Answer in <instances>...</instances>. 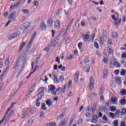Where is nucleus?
<instances>
[{
  "label": "nucleus",
  "mask_w": 126,
  "mask_h": 126,
  "mask_svg": "<svg viewBox=\"0 0 126 126\" xmlns=\"http://www.w3.org/2000/svg\"><path fill=\"white\" fill-rule=\"evenodd\" d=\"M32 112V110H31V108H27L23 109L22 111V119H24L26 118V116H29L30 114H31V112Z\"/></svg>",
  "instance_id": "1"
},
{
  "label": "nucleus",
  "mask_w": 126,
  "mask_h": 126,
  "mask_svg": "<svg viewBox=\"0 0 126 126\" xmlns=\"http://www.w3.org/2000/svg\"><path fill=\"white\" fill-rule=\"evenodd\" d=\"M20 35V31H17L14 33H13L10 36H9V40H12L13 39H15V38H17L18 36Z\"/></svg>",
  "instance_id": "2"
},
{
  "label": "nucleus",
  "mask_w": 126,
  "mask_h": 126,
  "mask_svg": "<svg viewBox=\"0 0 126 126\" xmlns=\"http://www.w3.org/2000/svg\"><path fill=\"white\" fill-rule=\"evenodd\" d=\"M31 25V24L29 22L25 23V24H23L21 27L20 29L21 30H27L30 27V26Z\"/></svg>",
  "instance_id": "3"
},
{
  "label": "nucleus",
  "mask_w": 126,
  "mask_h": 126,
  "mask_svg": "<svg viewBox=\"0 0 126 126\" xmlns=\"http://www.w3.org/2000/svg\"><path fill=\"white\" fill-rule=\"evenodd\" d=\"M44 89H45L44 87H40L38 89V93L37 94V97H40L42 98L43 96H44Z\"/></svg>",
  "instance_id": "4"
},
{
  "label": "nucleus",
  "mask_w": 126,
  "mask_h": 126,
  "mask_svg": "<svg viewBox=\"0 0 126 126\" xmlns=\"http://www.w3.org/2000/svg\"><path fill=\"white\" fill-rule=\"evenodd\" d=\"M17 2L16 4H14V5H11L10 8L11 9H14L15 7H18L20 5V3H22V0H17Z\"/></svg>",
  "instance_id": "5"
},
{
  "label": "nucleus",
  "mask_w": 126,
  "mask_h": 126,
  "mask_svg": "<svg viewBox=\"0 0 126 126\" xmlns=\"http://www.w3.org/2000/svg\"><path fill=\"white\" fill-rule=\"evenodd\" d=\"M16 14V11H14L13 12L10 13L8 17V19H11V20H14L15 19V16Z\"/></svg>",
  "instance_id": "6"
},
{
  "label": "nucleus",
  "mask_w": 126,
  "mask_h": 126,
  "mask_svg": "<svg viewBox=\"0 0 126 126\" xmlns=\"http://www.w3.org/2000/svg\"><path fill=\"white\" fill-rule=\"evenodd\" d=\"M114 62L113 64L112 63H110L109 64L110 67H112L111 65H113L114 66H116L117 67H121V64L119 63L117 61H115V60H113Z\"/></svg>",
  "instance_id": "7"
},
{
  "label": "nucleus",
  "mask_w": 126,
  "mask_h": 126,
  "mask_svg": "<svg viewBox=\"0 0 126 126\" xmlns=\"http://www.w3.org/2000/svg\"><path fill=\"white\" fill-rule=\"evenodd\" d=\"M13 114H14V111L13 110H12L9 115H8V116L7 117L6 119H5V121L4 122V123H7L8 121H9L10 118H11V117L12 116V115H13Z\"/></svg>",
  "instance_id": "8"
},
{
  "label": "nucleus",
  "mask_w": 126,
  "mask_h": 126,
  "mask_svg": "<svg viewBox=\"0 0 126 126\" xmlns=\"http://www.w3.org/2000/svg\"><path fill=\"white\" fill-rule=\"evenodd\" d=\"M98 119H99L98 116L94 115L92 119V123H93V124H97V123H98V120H97Z\"/></svg>",
  "instance_id": "9"
},
{
  "label": "nucleus",
  "mask_w": 126,
  "mask_h": 126,
  "mask_svg": "<svg viewBox=\"0 0 126 126\" xmlns=\"http://www.w3.org/2000/svg\"><path fill=\"white\" fill-rule=\"evenodd\" d=\"M60 26V20H57L55 22L54 28L55 29H59Z\"/></svg>",
  "instance_id": "10"
},
{
  "label": "nucleus",
  "mask_w": 126,
  "mask_h": 126,
  "mask_svg": "<svg viewBox=\"0 0 126 126\" xmlns=\"http://www.w3.org/2000/svg\"><path fill=\"white\" fill-rule=\"evenodd\" d=\"M47 25L49 27H52L53 26V23H54V21L52 19H48L47 21Z\"/></svg>",
  "instance_id": "11"
},
{
  "label": "nucleus",
  "mask_w": 126,
  "mask_h": 126,
  "mask_svg": "<svg viewBox=\"0 0 126 126\" xmlns=\"http://www.w3.org/2000/svg\"><path fill=\"white\" fill-rule=\"evenodd\" d=\"M84 41H86V40H89L90 38V35L89 34H83L82 35Z\"/></svg>",
  "instance_id": "12"
},
{
  "label": "nucleus",
  "mask_w": 126,
  "mask_h": 126,
  "mask_svg": "<svg viewBox=\"0 0 126 126\" xmlns=\"http://www.w3.org/2000/svg\"><path fill=\"white\" fill-rule=\"evenodd\" d=\"M84 69L86 72H89L90 71V65H86L84 68Z\"/></svg>",
  "instance_id": "13"
},
{
  "label": "nucleus",
  "mask_w": 126,
  "mask_h": 126,
  "mask_svg": "<svg viewBox=\"0 0 126 126\" xmlns=\"http://www.w3.org/2000/svg\"><path fill=\"white\" fill-rule=\"evenodd\" d=\"M32 43H33V40L31 39V40L29 42V43L27 46V49L28 51V50H29V49H30V48H31V47L32 46Z\"/></svg>",
  "instance_id": "14"
},
{
  "label": "nucleus",
  "mask_w": 126,
  "mask_h": 126,
  "mask_svg": "<svg viewBox=\"0 0 126 126\" xmlns=\"http://www.w3.org/2000/svg\"><path fill=\"white\" fill-rule=\"evenodd\" d=\"M115 81L116 83H118L119 85H121V84H122V80H121V78L119 77H116L115 78Z\"/></svg>",
  "instance_id": "15"
},
{
  "label": "nucleus",
  "mask_w": 126,
  "mask_h": 126,
  "mask_svg": "<svg viewBox=\"0 0 126 126\" xmlns=\"http://www.w3.org/2000/svg\"><path fill=\"white\" fill-rule=\"evenodd\" d=\"M26 44V42H23L22 43V44L21 45L20 48L19 49V53H20L22 51V50H23V48H24V46H25Z\"/></svg>",
  "instance_id": "16"
},
{
  "label": "nucleus",
  "mask_w": 126,
  "mask_h": 126,
  "mask_svg": "<svg viewBox=\"0 0 126 126\" xmlns=\"http://www.w3.org/2000/svg\"><path fill=\"white\" fill-rule=\"evenodd\" d=\"M111 36L113 39H116V38H118V33L116 32H112L111 34Z\"/></svg>",
  "instance_id": "17"
},
{
  "label": "nucleus",
  "mask_w": 126,
  "mask_h": 126,
  "mask_svg": "<svg viewBox=\"0 0 126 126\" xmlns=\"http://www.w3.org/2000/svg\"><path fill=\"white\" fill-rule=\"evenodd\" d=\"M79 77V72L76 73V75L74 79V82H78V77Z\"/></svg>",
  "instance_id": "18"
},
{
  "label": "nucleus",
  "mask_w": 126,
  "mask_h": 126,
  "mask_svg": "<svg viewBox=\"0 0 126 126\" xmlns=\"http://www.w3.org/2000/svg\"><path fill=\"white\" fill-rule=\"evenodd\" d=\"M41 28H42V30H46L47 29V26L45 22H43L41 25L40 26Z\"/></svg>",
  "instance_id": "19"
},
{
  "label": "nucleus",
  "mask_w": 126,
  "mask_h": 126,
  "mask_svg": "<svg viewBox=\"0 0 126 126\" xmlns=\"http://www.w3.org/2000/svg\"><path fill=\"white\" fill-rule=\"evenodd\" d=\"M108 75V70H103V79H106Z\"/></svg>",
  "instance_id": "20"
},
{
  "label": "nucleus",
  "mask_w": 126,
  "mask_h": 126,
  "mask_svg": "<svg viewBox=\"0 0 126 126\" xmlns=\"http://www.w3.org/2000/svg\"><path fill=\"white\" fill-rule=\"evenodd\" d=\"M99 44L100 46H103L104 45V37L101 36L99 38Z\"/></svg>",
  "instance_id": "21"
},
{
  "label": "nucleus",
  "mask_w": 126,
  "mask_h": 126,
  "mask_svg": "<svg viewBox=\"0 0 126 126\" xmlns=\"http://www.w3.org/2000/svg\"><path fill=\"white\" fill-rule=\"evenodd\" d=\"M48 89L49 90H50V91H54V90H55V89H56V87H55V86L51 85H49L48 86Z\"/></svg>",
  "instance_id": "22"
},
{
  "label": "nucleus",
  "mask_w": 126,
  "mask_h": 126,
  "mask_svg": "<svg viewBox=\"0 0 126 126\" xmlns=\"http://www.w3.org/2000/svg\"><path fill=\"white\" fill-rule=\"evenodd\" d=\"M46 126H57V124L55 122H49L47 123Z\"/></svg>",
  "instance_id": "23"
},
{
  "label": "nucleus",
  "mask_w": 126,
  "mask_h": 126,
  "mask_svg": "<svg viewBox=\"0 0 126 126\" xmlns=\"http://www.w3.org/2000/svg\"><path fill=\"white\" fill-rule=\"evenodd\" d=\"M42 111H46L47 110V107H46V104L45 103H42L41 107Z\"/></svg>",
  "instance_id": "24"
},
{
  "label": "nucleus",
  "mask_w": 126,
  "mask_h": 126,
  "mask_svg": "<svg viewBox=\"0 0 126 126\" xmlns=\"http://www.w3.org/2000/svg\"><path fill=\"white\" fill-rule=\"evenodd\" d=\"M52 76H54V81L55 82V83H59L60 81H59V79L58 78V77L56 76V75H52Z\"/></svg>",
  "instance_id": "25"
},
{
  "label": "nucleus",
  "mask_w": 126,
  "mask_h": 126,
  "mask_svg": "<svg viewBox=\"0 0 126 126\" xmlns=\"http://www.w3.org/2000/svg\"><path fill=\"white\" fill-rule=\"evenodd\" d=\"M46 104L47 105V106L48 107H51V106H52V105H53V103L52 102V101H51V100L48 99V100H46Z\"/></svg>",
  "instance_id": "26"
},
{
  "label": "nucleus",
  "mask_w": 126,
  "mask_h": 126,
  "mask_svg": "<svg viewBox=\"0 0 126 126\" xmlns=\"http://www.w3.org/2000/svg\"><path fill=\"white\" fill-rule=\"evenodd\" d=\"M122 22V19H120L119 20H117L115 21V22L114 23L115 25H116V26H119V25H120V24Z\"/></svg>",
  "instance_id": "27"
},
{
  "label": "nucleus",
  "mask_w": 126,
  "mask_h": 126,
  "mask_svg": "<svg viewBox=\"0 0 126 126\" xmlns=\"http://www.w3.org/2000/svg\"><path fill=\"white\" fill-rule=\"evenodd\" d=\"M65 115V113L64 112L62 114H61L57 117V120H61V119H63V117H64Z\"/></svg>",
  "instance_id": "28"
},
{
  "label": "nucleus",
  "mask_w": 126,
  "mask_h": 126,
  "mask_svg": "<svg viewBox=\"0 0 126 126\" xmlns=\"http://www.w3.org/2000/svg\"><path fill=\"white\" fill-rule=\"evenodd\" d=\"M8 112L9 111H8L7 110V111L5 113V114L4 116V117L3 118V119L0 121V125H1V123H3V121H4V120H5V118H6V115H7V114H8Z\"/></svg>",
  "instance_id": "29"
},
{
  "label": "nucleus",
  "mask_w": 126,
  "mask_h": 126,
  "mask_svg": "<svg viewBox=\"0 0 126 126\" xmlns=\"http://www.w3.org/2000/svg\"><path fill=\"white\" fill-rule=\"evenodd\" d=\"M126 100L125 98H123L120 101V104L122 105V106H124V105H126Z\"/></svg>",
  "instance_id": "30"
},
{
  "label": "nucleus",
  "mask_w": 126,
  "mask_h": 126,
  "mask_svg": "<svg viewBox=\"0 0 126 126\" xmlns=\"http://www.w3.org/2000/svg\"><path fill=\"white\" fill-rule=\"evenodd\" d=\"M66 123L67 122L64 120L59 124V126H64L66 125Z\"/></svg>",
  "instance_id": "31"
},
{
  "label": "nucleus",
  "mask_w": 126,
  "mask_h": 126,
  "mask_svg": "<svg viewBox=\"0 0 126 126\" xmlns=\"http://www.w3.org/2000/svg\"><path fill=\"white\" fill-rule=\"evenodd\" d=\"M126 108H124L122 109V112H121V116H124V115H126Z\"/></svg>",
  "instance_id": "32"
},
{
  "label": "nucleus",
  "mask_w": 126,
  "mask_h": 126,
  "mask_svg": "<svg viewBox=\"0 0 126 126\" xmlns=\"http://www.w3.org/2000/svg\"><path fill=\"white\" fill-rule=\"evenodd\" d=\"M126 69H122L120 72V74L123 76H124V75L126 74Z\"/></svg>",
  "instance_id": "33"
},
{
  "label": "nucleus",
  "mask_w": 126,
  "mask_h": 126,
  "mask_svg": "<svg viewBox=\"0 0 126 126\" xmlns=\"http://www.w3.org/2000/svg\"><path fill=\"white\" fill-rule=\"evenodd\" d=\"M90 87L91 89H94V82H90Z\"/></svg>",
  "instance_id": "34"
},
{
  "label": "nucleus",
  "mask_w": 126,
  "mask_h": 126,
  "mask_svg": "<svg viewBox=\"0 0 126 126\" xmlns=\"http://www.w3.org/2000/svg\"><path fill=\"white\" fill-rule=\"evenodd\" d=\"M36 35H37V32H35L32 36V38H31V39L33 41L34 40V39H35V37H36Z\"/></svg>",
  "instance_id": "35"
},
{
  "label": "nucleus",
  "mask_w": 126,
  "mask_h": 126,
  "mask_svg": "<svg viewBox=\"0 0 126 126\" xmlns=\"http://www.w3.org/2000/svg\"><path fill=\"white\" fill-rule=\"evenodd\" d=\"M38 60L39 59H37L36 58V60L34 61V62L32 63V68L34 67V65L33 64V63H35V64H37V63H38V62H39V60Z\"/></svg>",
  "instance_id": "36"
},
{
  "label": "nucleus",
  "mask_w": 126,
  "mask_h": 126,
  "mask_svg": "<svg viewBox=\"0 0 126 126\" xmlns=\"http://www.w3.org/2000/svg\"><path fill=\"white\" fill-rule=\"evenodd\" d=\"M109 116L110 118H112V119H115V117H116L115 115V113L112 112H110L109 113Z\"/></svg>",
  "instance_id": "37"
},
{
  "label": "nucleus",
  "mask_w": 126,
  "mask_h": 126,
  "mask_svg": "<svg viewBox=\"0 0 126 126\" xmlns=\"http://www.w3.org/2000/svg\"><path fill=\"white\" fill-rule=\"evenodd\" d=\"M102 32V36L101 37H107V32H106V30H103Z\"/></svg>",
  "instance_id": "38"
},
{
  "label": "nucleus",
  "mask_w": 126,
  "mask_h": 126,
  "mask_svg": "<svg viewBox=\"0 0 126 126\" xmlns=\"http://www.w3.org/2000/svg\"><path fill=\"white\" fill-rule=\"evenodd\" d=\"M109 61V58L108 57H104L103 59V62L106 63H108V61Z\"/></svg>",
  "instance_id": "39"
},
{
  "label": "nucleus",
  "mask_w": 126,
  "mask_h": 126,
  "mask_svg": "<svg viewBox=\"0 0 126 126\" xmlns=\"http://www.w3.org/2000/svg\"><path fill=\"white\" fill-rule=\"evenodd\" d=\"M23 13H26V14H29V10L28 9H24L22 10Z\"/></svg>",
  "instance_id": "40"
},
{
  "label": "nucleus",
  "mask_w": 126,
  "mask_h": 126,
  "mask_svg": "<svg viewBox=\"0 0 126 126\" xmlns=\"http://www.w3.org/2000/svg\"><path fill=\"white\" fill-rule=\"evenodd\" d=\"M118 101V98L114 97L112 98L111 101L112 103H116Z\"/></svg>",
  "instance_id": "41"
},
{
  "label": "nucleus",
  "mask_w": 126,
  "mask_h": 126,
  "mask_svg": "<svg viewBox=\"0 0 126 126\" xmlns=\"http://www.w3.org/2000/svg\"><path fill=\"white\" fill-rule=\"evenodd\" d=\"M93 114H94L95 112H96V109L94 107H91L90 108V111H91Z\"/></svg>",
  "instance_id": "42"
},
{
  "label": "nucleus",
  "mask_w": 126,
  "mask_h": 126,
  "mask_svg": "<svg viewBox=\"0 0 126 126\" xmlns=\"http://www.w3.org/2000/svg\"><path fill=\"white\" fill-rule=\"evenodd\" d=\"M22 71H23L22 70L20 69L17 75L16 78H18L19 77L20 75L22 73Z\"/></svg>",
  "instance_id": "43"
},
{
  "label": "nucleus",
  "mask_w": 126,
  "mask_h": 126,
  "mask_svg": "<svg viewBox=\"0 0 126 126\" xmlns=\"http://www.w3.org/2000/svg\"><path fill=\"white\" fill-rule=\"evenodd\" d=\"M121 93L123 96H125V95H126V90H122V91L121 92Z\"/></svg>",
  "instance_id": "44"
},
{
  "label": "nucleus",
  "mask_w": 126,
  "mask_h": 126,
  "mask_svg": "<svg viewBox=\"0 0 126 126\" xmlns=\"http://www.w3.org/2000/svg\"><path fill=\"white\" fill-rule=\"evenodd\" d=\"M119 73H120V70L116 69L114 70V74L115 75H118Z\"/></svg>",
  "instance_id": "45"
},
{
  "label": "nucleus",
  "mask_w": 126,
  "mask_h": 126,
  "mask_svg": "<svg viewBox=\"0 0 126 126\" xmlns=\"http://www.w3.org/2000/svg\"><path fill=\"white\" fill-rule=\"evenodd\" d=\"M5 64H7V65L8 66V64L10 63V62L9 61V58H7L5 61Z\"/></svg>",
  "instance_id": "46"
},
{
  "label": "nucleus",
  "mask_w": 126,
  "mask_h": 126,
  "mask_svg": "<svg viewBox=\"0 0 126 126\" xmlns=\"http://www.w3.org/2000/svg\"><path fill=\"white\" fill-rule=\"evenodd\" d=\"M70 60H73V55H70V57H67V61H69Z\"/></svg>",
  "instance_id": "47"
},
{
  "label": "nucleus",
  "mask_w": 126,
  "mask_h": 126,
  "mask_svg": "<svg viewBox=\"0 0 126 126\" xmlns=\"http://www.w3.org/2000/svg\"><path fill=\"white\" fill-rule=\"evenodd\" d=\"M15 103H13L12 104V105L10 106V107L8 108L7 111L8 112H9V111H10V110H11V109H12L13 107V105H15Z\"/></svg>",
  "instance_id": "48"
},
{
  "label": "nucleus",
  "mask_w": 126,
  "mask_h": 126,
  "mask_svg": "<svg viewBox=\"0 0 126 126\" xmlns=\"http://www.w3.org/2000/svg\"><path fill=\"white\" fill-rule=\"evenodd\" d=\"M94 46L96 49H99V44H98V42L96 41L94 42Z\"/></svg>",
  "instance_id": "49"
},
{
  "label": "nucleus",
  "mask_w": 126,
  "mask_h": 126,
  "mask_svg": "<svg viewBox=\"0 0 126 126\" xmlns=\"http://www.w3.org/2000/svg\"><path fill=\"white\" fill-rule=\"evenodd\" d=\"M108 54H109V55H113V50L112 49V48H109L108 50Z\"/></svg>",
  "instance_id": "50"
},
{
  "label": "nucleus",
  "mask_w": 126,
  "mask_h": 126,
  "mask_svg": "<svg viewBox=\"0 0 126 126\" xmlns=\"http://www.w3.org/2000/svg\"><path fill=\"white\" fill-rule=\"evenodd\" d=\"M114 126H119V121H118V120H116L114 122Z\"/></svg>",
  "instance_id": "51"
},
{
  "label": "nucleus",
  "mask_w": 126,
  "mask_h": 126,
  "mask_svg": "<svg viewBox=\"0 0 126 126\" xmlns=\"http://www.w3.org/2000/svg\"><path fill=\"white\" fill-rule=\"evenodd\" d=\"M110 111L111 112H115L116 111V107H115L114 106H111Z\"/></svg>",
  "instance_id": "52"
},
{
  "label": "nucleus",
  "mask_w": 126,
  "mask_h": 126,
  "mask_svg": "<svg viewBox=\"0 0 126 126\" xmlns=\"http://www.w3.org/2000/svg\"><path fill=\"white\" fill-rule=\"evenodd\" d=\"M70 36H68V37L67 38V39H66V43L67 44H68V43H69V41H70Z\"/></svg>",
  "instance_id": "53"
},
{
  "label": "nucleus",
  "mask_w": 126,
  "mask_h": 126,
  "mask_svg": "<svg viewBox=\"0 0 126 126\" xmlns=\"http://www.w3.org/2000/svg\"><path fill=\"white\" fill-rule=\"evenodd\" d=\"M121 113V111L120 110H118L115 113H114V115H115V117H118V115Z\"/></svg>",
  "instance_id": "54"
},
{
  "label": "nucleus",
  "mask_w": 126,
  "mask_h": 126,
  "mask_svg": "<svg viewBox=\"0 0 126 126\" xmlns=\"http://www.w3.org/2000/svg\"><path fill=\"white\" fill-rule=\"evenodd\" d=\"M102 119H103V121H105V122L108 121V118L107 117V116H106V115H104L102 117Z\"/></svg>",
  "instance_id": "55"
},
{
  "label": "nucleus",
  "mask_w": 126,
  "mask_h": 126,
  "mask_svg": "<svg viewBox=\"0 0 126 126\" xmlns=\"http://www.w3.org/2000/svg\"><path fill=\"white\" fill-rule=\"evenodd\" d=\"M90 62V60H89V58L86 59L84 61V63H89Z\"/></svg>",
  "instance_id": "56"
},
{
  "label": "nucleus",
  "mask_w": 126,
  "mask_h": 126,
  "mask_svg": "<svg viewBox=\"0 0 126 126\" xmlns=\"http://www.w3.org/2000/svg\"><path fill=\"white\" fill-rule=\"evenodd\" d=\"M64 79V77L63 76H60V81L61 82H63V81Z\"/></svg>",
  "instance_id": "57"
},
{
  "label": "nucleus",
  "mask_w": 126,
  "mask_h": 126,
  "mask_svg": "<svg viewBox=\"0 0 126 126\" xmlns=\"http://www.w3.org/2000/svg\"><path fill=\"white\" fill-rule=\"evenodd\" d=\"M82 46V42H80L78 44V47L79 49H81V47Z\"/></svg>",
  "instance_id": "58"
},
{
  "label": "nucleus",
  "mask_w": 126,
  "mask_h": 126,
  "mask_svg": "<svg viewBox=\"0 0 126 126\" xmlns=\"http://www.w3.org/2000/svg\"><path fill=\"white\" fill-rule=\"evenodd\" d=\"M56 63H61V61H60V57H57L56 58Z\"/></svg>",
  "instance_id": "59"
},
{
  "label": "nucleus",
  "mask_w": 126,
  "mask_h": 126,
  "mask_svg": "<svg viewBox=\"0 0 126 126\" xmlns=\"http://www.w3.org/2000/svg\"><path fill=\"white\" fill-rule=\"evenodd\" d=\"M5 74V72H3L1 75L0 76V80H1V79H2V77H3L4 76V74Z\"/></svg>",
  "instance_id": "60"
},
{
  "label": "nucleus",
  "mask_w": 126,
  "mask_h": 126,
  "mask_svg": "<svg viewBox=\"0 0 126 126\" xmlns=\"http://www.w3.org/2000/svg\"><path fill=\"white\" fill-rule=\"evenodd\" d=\"M31 93H32V91H29L27 94L26 95V96H30V95H31Z\"/></svg>",
  "instance_id": "61"
},
{
  "label": "nucleus",
  "mask_w": 126,
  "mask_h": 126,
  "mask_svg": "<svg viewBox=\"0 0 126 126\" xmlns=\"http://www.w3.org/2000/svg\"><path fill=\"white\" fill-rule=\"evenodd\" d=\"M121 126H126V122L125 121H122L121 124Z\"/></svg>",
  "instance_id": "62"
},
{
  "label": "nucleus",
  "mask_w": 126,
  "mask_h": 126,
  "mask_svg": "<svg viewBox=\"0 0 126 126\" xmlns=\"http://www.w3.org/2000/svg\"><path fill=\"white\" fill-rule=\"evenodd\" d=\"M100 91H99V95H102L103 92V89L102 88H100Z\"/></svg>",
  "instance_id": "63"
},
{
  "label": "nucleus",
  "mask_w": 126,
  "mask_h": 126,
  "mask_svg": "<svg viewBox=\"0 0 126 126\" xmlns=\"http://www.w3.org/2000/svg\"><path fill=\"white\" fill-rule=\"evenodd\" d=\"M122 57L123 59H126V53H123L122 55Z\"/></svg>",
  "instance_id": "64"
}]
</instances>
